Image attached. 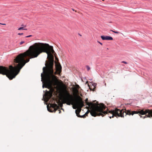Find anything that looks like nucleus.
I'll list each match as a JSON object with an SVG mask.
<instances>
[{
    "label": "nucleus",
    "mask_w": 152,
    "mask_h": 152,
    "mask_svg": "<svg viewBox=\"0 0 152 152\" xmlns=\"http://www.w3.org/2000/svg\"><path fill=\"white\" fill-rule=\"evenodd\" d=\"M53 89H52V90L47 91L45 93V95H46V98L48 100H49L51 98L53 92Z\"/></svg>",
    "instance_id": "nucleus-6"
},
{
    "label": "nucleus",
    "mask_w": 152,
    "mask_h": 152,
    "mask_svg": "<svg viewBox=\"0 0 152 152\" xmlns=\"http://www.w3.org/2000/svg\"><path fill=\"white\" fill-rule=\"evenodd\" d=\"M133 114H138L139 113L142 115H145L143 117V118H144L146 117L152 118V109L149 110L148 109H143L142 110H139L138 112L134 111L133 112ZM140 115V117L142 118L143 116Z\"/></svg>",
    "instance_id": "nucleus-5"
},
{
    "label": "nucleus",
    "mask_w": 152,
    "mask_h": 152,
    "mask_svg": "<svg viewBox=\"0 0 152 152\" xmlns=\"http://www.w3.org/2000/svg\"><path fill=\"white\" fill-rule=\"evenodd\" d=\"M48 111H49V112H53V111H51L50 110V109L48 107Z\"/></svg>",
    "instance_id": "nucleus-20"
},
{
    "label": "nucleus",
    "mask_w": 152,
    "mask_h": 152,
    "mask_svg": "<svg viewBox=\"0 0 152 152\" xmlns=\"http://www.w3.org/2000/svg\"><path fill=\"white\" fill-rule=\"evenodd\" d=\"M59 113H60L61 112V110H59Z\"/></svg>",
    "instance_id": "nucleus-26"
},
{
    "label": "nucleus",
    "mask_w": 152,
    "mask_h": 152,
    "mask_svg": "<svg viewBox=\"0 0 152 152\" xmlns=\"http://www.w3.org/2000/svg\"><path fill=\"white\" fill-rule=\"evenodd\" d=\"M99 42L100 45H102V43L99 42Z\"/></svg>",
    "instance_id": "nucleus-23"
},
{
    "label": "nucleus",
    "mask_w": 152,
    "mask_h": 152,
    "mask_svg": "<svg viewBox=\"0 0 152 152\" xmlns=\"http://www.w3.org/2000/svg\"><path fill=\"white\" fill-rule=\"evenodd\" d=\"M23 34V33H19L18 34V35H22Z\"/></svg>",
    "instance_id": "nucleus-18"
},
{
    "label": "nucleus",
    "mask_w": 152,
    "mask_h": 152,
    "mask_svg": "<svg viewBox=\"0 0 152 152\" xmlns=\"http://www.w3.org/2000/svg\"><path fill=\"white\" fill-rule=\"evenodd\" d=\"M101 38L103 40H113V38L110 36H101Z\"/></svg>",
    "instance_id": "nucleus-8"
},
{
    "label": "nucleus",
    "mask_w": 152,
    "mask_h": 152,
    "mask_svg": "<svg viewBox=\"0 0 152 152\" xmlns=\"http://www.w3.org/2000/svg\"><path fill=\"white\" fill-rule=\"evenodd\" d=\"M86 67V68H87L88 70H89L90 69V67L89 66H87Z\"/></svg>",
    "instance_id": "nucleus-16"
},
{
    "label": "nucleus",
    "mask_w": 152,
    "mask_h": 152,
    "mask_svg": "<svg viewBox=\"0 0 152 152\" xmlns=\"http://www.w3.org/2000/svg\"><path fill=\"white\" fill-rule=\"evenodd\" d=\"M24 43V41H21L20 42V44L21 45L22 44H23Z\"/></svg>",
    "instance_id": "nucleus-17"
},
{
    "label": "nucleus",
    "mask_w": 152,
    "mask_h": 152,
    "mask_svg": "<svg viewBox=\"0 0 152 152\" xmlns=\"http://www.w3.org/2000/svg\"><path fill=\"white\" fill-rule=\"evenodd\" d=\"M0 24H1V25H6V24H5V23H0Z\"/></svg>",
    "instance_id": "nucleus-21"
},
{
    "label": "nucleus",
    "mask_w": 152,
    "mask_h": 152,
    "mask_svg": "<svg viewBox=\"0 0 152 152\" xmlns=\"http://www.w3.org/2000/svg\"><path fill=\"white\" fill-rule=\"evenodd\" d=\"M31 36H32L31 35H29V36H26V37H31Z\"/></svg>",
    "instance_id": "nucleus-19"
},
{
    "label": "nucleus",
    "mask_w": 152,
    "mask_h": 152,
    "mask_svg": "<svg viewBox=\"0 0 152 152\" xmlns=\"http://www.w3.org/2000/svg\"><path fill=\"white\" fill-rule=\"evenodd\" d=\"M73 91L75 97H77V99L76 100L75 98L74 97L75 100V101H78L79 99V97H80L78 95L79 93V90L77 89H76L74 88Z\"/></svg>",
    "instance_id": "nucleus-7"
},
{
    "label": "nucleus",
    "mask_w": 152,
    "mask_h": 152,
    "mask_svg": "<svg viewBox=\"0 0 152 152\" xmlns=\"http://www.w3.org/2000/svg\"><path fill=\"white\" fill-rule=\"evenodd\" d=\"M110 31L116 34H119V33H120V32L118 31H116L112 30H110Z\"/></svg>",
    "instance_id": "nucleus-14"
},
{
    "label": "nucleus",
    "mask_w": 152,
    "mask_h": 152,
    "mask_svg": "<svg viewBox=\"0 0 152 152\" xmlns=\"http://www.w3.org/2000/svg\"><path fill=\"white\" fill-rule=\"evenodd\" d=\"M72 10H73L74 11H75V10L73 9H72Z\"/></svg>",
    "instance_id": "nucleus-28"
},
{
    "label": "nucleus",
    "mask_w": 152,
    "mask_h": 152,
    "mask_svg": "<svg viewBox=\"0 0 152 152\" xmlns=\"http://www.w3.org/2000/svg\"><path fill=\"white\" fill-rule=\"evenodd\" d=\"M73 108L74 109H75L76 108V107H73Z\"/></svg>",
    "instance_id": "nucleus-25"
},
{
    "label": "nucleus",
    "mask_w": 152,
    "mask_h": 152,
    "mask_svg": "<svg viewBox=\"0 0 152 152\" xmlns=\"http://www.w3.org/2000/svg\"><path fill=\"white\" fill-rule=\"evenodd\" d=\"M94 88H93V91H95V88H95V86H96V84H94Z\"/></svg>",
    "instance_id": "nucleus-15"
},
{
    "label": "nucleus",
    "mask_w": 152,
    "mask_h": 152,
    "mask_svg": "<svg viewBox=\"0 0 152 152\" xmlns=\"http://www.w3.org/2000/svg\"><path fill=\"white\" fill-rule=\"evenodd\" d=\"M86 107L87 109H88L89 108V106Z\"/></svg>",
    "instance_id": "nucleus-24"
},
{
    "label": "nucleus",
    "mask_w": 152,
    "mask_h": 152,
    "mask_svg": "<svg viewBox=\"0 0 152 152\" xmlns=\"http://www.w3.org/2000/svg\"><path fill=\"white\" fill-rule=\"evenodd\" d=\"M74 88L76 89H77L79 90L80 88V87L78 85L76 84L75 85V87Z\"/></svg>",
    "instance_id": "nucleus-11"
},
{
    "label": "nucleus",
    "mask_w": 152,
    "mask_h": 152,
    "mask_svg": "<svg viewBox=\"0 0 152 152\" xmlns=\"http://www.w3.org/2000/svg\"><path fill=\"white\" fill-rule=\"evenodd\" d=\"M51 107L54 110L53 111H54V112H56V111L59 108V106L56 104H50Z\"/></svg>",
    "instance_id": "nucleus-9"
},
{
    "label": "nucleus",
    "mask_w": 152,
    "mask_h": 152,
    "mask_svg": "<svg viewBox=\"0 0 152 152\" xmlns=\"http://www.w3.org/2000/svg\"><path fill=\"white\" fill-rule=\"evenodd\" d=\"M122 62L123 63H124V64H126L127 63L126 62H125V61H123Z\"/></svg>",
    "instance_id": "nucleus-22"
},
{
    "label": "nucleus",
    "mask_w": 152,
    "mask_h": 152,
    "mask_svg": "<svg viewBox=\"0 0 152 152\" xmlns=\"http://www.w3.org/2000/svg\"><path fill=\"white\" fill-rule=\"evenodd\" d=\"M64 92L66 95L64 98V103H66L68 105H70L71 104L73 105L74 104L76 106V108L77 107L78 109V110H75L76 115L78 117H80L79 113L81 110V108L84 106V102L82 98L79 97V100L75 101L73 96L70 94L66 90H64Z\"/></svg>",
    "instance_id": "nucleus-2"
},
{
    "label": "nucleus",
    "mask_w": 152,
    "mask_h": 152,
    "mask_svg": "<svg viewBox=\"0 0 152 152\" xmlns=\"http://www.w3.org/2000/svg\"><path fill=\"white\" fill-rule=\"evenodd\" d=\"M85 102L87 105L89 106H91V110L90 111V113L92 116H100V115L103 114V113H106V112H102L103 110L105 109V108L104 104H99L98 103L96 104L92 102H88L87 98L86 99Z\"/></svg>",
    "instance_id": "nucleus-4"
},
{
    "label": "nucleus",
    "mask_w": 152,
    "mask_h": 152,
    "mask_svg": "<svg viewBox=\"0 0 152 152\" xmlns=\"http://www.w3.org/2000/svg\"><path fill=\"white\" fill-rule=\"evenodd\" d=\"M27 63V50L18 55L14 60L15 66H9V69L0 66V74L5 75L10 80L14 78L20 72V69Z\"/></svg>",
    "instance_id": "nucleus-1"
},
{
    "label": "nucleus",
    "mask_w": 152,
    "mask_h": 152,
    "mask_svg": "<svg viewBox=\"0 0 152 152\" xmlns=\"http://www.w3.org/2000/svg\"><path fill=\"white\" fill-rule=\"evenodd\" d=\"M56 59L57 60H58V58H57L56 57Z\"/></svg>",
    "instance_id": "nucleus-27"
},
{
    "label": "nucleus",
    "mask_w": 152,
    "mask_h": 152,
    "mask_svg": "<svg viewBox=\"0 0 152 152\" xmlns=\"http://www.w3.org/2000/svg\"><path fill=\"white\" fill-rule=\"evenodd\" d=\"M56 70L59 73H60L61 72V67L60 64L56 66Z\"/></svg>",
    "instance_id": "nucleus-10"
},
{
    "label": "nucleus",
    "mask_w": 152,
    "mask_h": 152,
    "mask_svg": "<svg viewBox=\"0 0 152 152\" xmlns=\"http://www.w3.org/2000/svg\"><path fill=\"white\" fill-rule=\"evenodd\" d=\"M27 29H26V28H23V27H20L18 29V30H26Z\"/></svg>",
    "instance_id": "nucleus-13"
},
{
    "label": "nucleus",
    "mask_w": 152,
    "mask_h": 152,
    "mask_svg": "<svg viewBox=\"0 0 152 152\" xmlns=\"http://www.w3.org/2000/svg\"><path fill=\"white\" fill-rule=\"evenodd\" d=\"M88 113H86L85 114L83 115H80V117H80V118H84L86 117V115L88 114Z\"/></svg>",
    "instance_id": "nucleus-12"
},
{
    "label": "nucleus",
    "mask_w": 152,
    "mask_h": 152,
    "mask_svg": "<svg viewBox=\"0 0 152 152\" xmlns=\"http://www.w3.org/2000/svg\"><path fill=\"white\" fill-rule=\"evenodd\" d=\"M104 106L105 107V109H103L102 110V112H106V113L103 114L102 115H100V116H102L103 117L104 115H105L106 114H108L109 115V117L111 118H113L114 116L116 117H124V114H125V115H133L134 114H132L133 113V112L134 111L135 112H138V110L137 111H132L130 110H125V111L124 110H120L117 108H116L115 110H112L111 111H109L108 109L106 107L105 105Z\"/></svg>",
    "instance_id": "nucleus-3"
},
{
    "label": "nucleus",
    "mask_w": 152,
    "mask_h": 152,
    "mask_svg": "<svg viewBox=\"0 0 152 152\" xmlns=\"http://www.w3.org/2000/svg\"><path fill=\"white\" fill-rule=\"evenodd\" d=\"M21 26H23V25H21Z\"/></svg>",
    "instance_id": "nucleus-29"
}]
</instances>
